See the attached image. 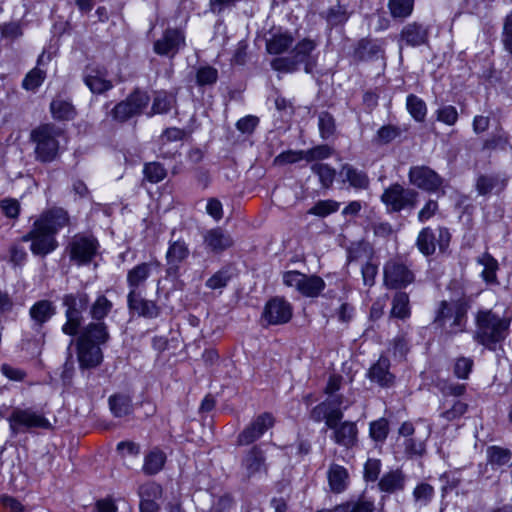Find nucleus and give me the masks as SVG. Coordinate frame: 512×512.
<instances>
[{
  "label": "nucleus",
  "mask_w": 512,
  "mask_h": 512,
  "mask_svg": "<svg viewBox=\"0 0 512 512\" xmlns=\"http://www.w3.org/2000/svg\"><path fill=\"white\" fill-rule=\"evenodd\" d=\"M70 224L68 212L61 207L43 211L34 221L28 233L22 236V242H30L33 255L45 257L58 247L56 235Z\"/></svg>",
  "instance_id": "1"
},
{
  "label": "nucleus",
  "mask_w": 512,
  "mask_h": 512,
  "mask_svg": "<svg viewBox=\"0 0 512 512\" xmlns=\"http://www.w3.org/2000/svg\"><path fill=\"white\" fill-rule=\"evenodd\" d=\"M475 322L474 340L489 350H495L509 334L511 320L491 310L478 311Z\"/></svg>",
  "instance_id": "2"
},
{
  "label": "nucleus",
  "mask_w": 512,
  "mask_h": 512,
  "mask_svg": "<svg viewBox=\"0 0 512 512\" xmlns=\"http://www.w3.org/2000/svg\"><path fill=\"white\" fill-rule=\"evenodd\" d=\"M63 130L52 123L42 124L31 132V140L36 144L35 157L43 163L54 161L59 154L58 138Z\"/></svg>",
  "instance_id": "3"
},
{
  "label": "nucleus",
  "mask_w": 512,
  "mask_h": 512,
  "mask_svg": "<svg viewBox=\"0 0 512 512\" xmlns=\"http://www.w3.org/2000/svg\"><path fill=\"white\" fill-rule=\"evenodd\" d=\"M316 48V42L309 38L300 40L292 49L289 57H276L271 60V68L278 72L291 73L298 70L299 64H304L307 73L312 72L314 62L311 53Z\"/></svg>",
  "instance_id": "4"
},
{
  "label": "nucleus",
  "mask_w": 512,
  "mask_h": 512,
  "mask_svg": "<svg viewBox=\"0 0 512 512\" xmlns=\"http://www.w3.org/2000/svg\"><path fill=\"white\" fill-rule=\"evenodd\" d=\"M149 103V94L144 90L136 88L124 100L113 106L107 113V119L122 125L130 119L140 116Z\"/></svg>",
  "instance_id": "5"
},
{
  "label": "nucleus",
  "mask_w": 512,
  "mask_h": 512,
  "mask_svg": "<svg viewBox=\"0 0 512 512\" xmlns=\"http://www.w3.org/2000/svg\"><path fill=\"white\" fill-rule=\"evenodd\" d=\"M99 246V242L94 235L80 232L71 237L66 252L71 262L83 266L92 262L97 255Z\"/></svg>",
  "instance_id": "6"
},
{
  "label": "nucleus",
  "mask_w": 512,
  "mask_h": 512,
  "mask_svg": "<svg viewBox=\"0 0 512 512\" xmlns=\"http://www.w3.org/2000/svg\"><path fill=\"white\" fill-rule=\"evenodd\" d=\"M381 201L388 212H400L414 209L418 202V192L405 188L399 183L391 184L381 195Z\"/></svg>",
  "instance_id": "7"
},
{
  "label": "nucleus",
  "mask_w": 512,
  "mask_h": 512,
  "mask_svg": "<svg viewBox=\"0 0 512 512\" xmlns=\"http://www.w3.org/2000/svg\"><path fill=\"white\" fill-rule=\"evenodd\" d=\"M283 283L295 288L302 296L317 298L326 288L325 281L318 275H307L296 270L286 271L283 274Z\"/></svg>",
  "instance_id": "8"
},
{
  "label": "nucleus",
  "mask_w": 512,
  "mask_h": 512,
  "mask_svg": "<svg viewBox=\"0 0 512 512\" xmlns=\"http://www.w3.org/2000/svg\"><path fill=\"white\" fill-rule=\"evenodd\" d=\"M450 241L451 233L448 228L438 226L434 230L427 226L420 230L416 239V247L423 255L431 256L436 252L437 247L441 252H444Z\"/></svg>",
  "instance_id": "9"
},
{
  "label": "nucleus",
  "mask_w": 512,
  "mask_h": 512,
  "mask_svg": "<svg viewBox=\"0 0 512 512\" xmlns=\"http://www.w3.org/2000/svg\"><path fill=\"white\" fill-rule=\"evenodd\" d=\"M383 273L384 284L388 289H403L415 281L413 270L401 258L387 261Z\"/></svg>",
  "instance_id": "10"
},
{
  "label": "nucleus",
  "mask_w": 512,
  "mask_h": 512,
  "mask_svg": "<svg viewBox=\"0 0 512 512\" xmlns=\"http://www.w3.org/2000/svg\"><path fill=\"white\" fill-rule=\"evenodd\" d=\"M10 429L14 434L33 428L49 429L51 424L42 413L30 408H14L8 418Z\"/></svg>",
  "instance_id": "11"
},
{
  "label": "nucleus",
  "mask_w": 512,
  "mask_h": 512,
  "mask_svg": "<svg viewBox=\"0 0 512 512\" xmlns=\"http://www.w3.org/2000/svg\"><path fill=\"white\" fill-rule=\"evenodd\" d=\"M434 322L438 326L445 328L447 334H457L464 330L466 312L458 304H449L446 301H442Z\"/></svg>",
  "instance_id": "12"
},
{
  "label": "nucleus",
  "mask_w": 512,
  "mask_h": 512,
  "mask_svg": "<svg viewBox=\"0 0 512 512\" xmlns=\"http://www.w3.org/2000/svg\"><path fill=\"white\" fill-rule=\"evenodd\" d=\"M293 316V306L284 297L275 296L269 299L262 311L263 326H276L288 323Z\"/></svg>",
  "instance_id": "13"
},
{
  "label": "nucleus",
  "mask_w": 512,
  "mask_h": 512,
  "mask_svg": "<svg viewBox=\"0 0 512 512\" xmlns=\"http://www.w3.org/2000/svg\"><path fill=\"white\" fill-rule=\"evenodd\" d=\"M275 417L270 412H264L253 418V420L239 433L237 444L240 446L250 445L260 439L266 431L275 425Z\"/></svg>",
  "instance_id": "14"
},
{
  "label": "nucleus",
  "mask_w": 512,
  "mask_h": 512,
  "mask_svg": "<svg viewBox=\"0 0 512 512\" xmlns=\"http://www.w3.org/2000/svg\"><path fill=\"white\" fill-rule=\"evenodd\" d=\"M174 235L175 233L173 232L168 243V249L166 252V271L168 275L177 276L181 266L186 263L190 256V249L188 243L184 239H174Z\"/></svg>",
  "instance_id": "15"
},
{
  "label": "nucleus",
  "mask_w": 512,
  "mask_h": 512,
  "mask_svg": "<svg viewBox=\"0 0 512 512\" xmlns=\"http://www.w3.org/2000/svg\"><path fill=\"white\" fill-rule=\"evenodd\" d=\"M408 176L411 184L427 192H437L443 184V179L427 166L411 167Z\"/></svg>",
  "instance_id": "16"
},
{
  "label": "nucleus",
  "mask_w": 512,
  "mask_h": 512,
  "mask_svg": "<svg viewBox=\"0 0 512 512\" xmlns=\"http://www.w3.org/2000/svg\"><path fill=\"white\" fill-rule=\"evenodd\" d=\"M185 34L177 28H168L162 37L154 42V52L161 56L174 57L185 46Z\"/></svg>",
  "instance_id": "17"
},
{
  "label": "nucleus",
  "mask_w": 512,
  "mask_h": 512,
  "mask_svg": "<svg viewBox=\"0 0 512 512\" xmlns=\"http://www.w3.org/2000/svg\"><path fill=\"white\" fill-rule=\"evenodd\" d=\"M127 307L131 313L147 319L157 318L161 314V308L157 302L144 298L140 292H128Z\"/></svg>",
  "instance_id": "18"
},
{
  "label": "nucleus",
  "mask_w": 512,
  "mask_h": 512,
  "mask_svg": "<svg viewBox=\"0 0 512 512\" xmlns=\"http://www.w3.org/2000/svg\"><path fill=\"white\" fill-rule=\"evenodd\" d=\"M76 352L80 369L96 368L103 361V352L100 345L76 339Z\"/></svg>",
  "instance_id": "19"
},
{
  "label": "nucleus",
  "mask_w": 512,
  "mask_h": 512,
  "mask_svg": "<svg viewBox=\"0 0 512 512\" xmlns=\"http://www.w3.org/2000/svg\"><path fill=\"white\" fill-rule=\"evenodd\" d=\"M310 419L316 423L325 422L327 428H334L336 422H340L344 418L341 408L335 407L328 399L314 406L310 413Z\"/></svg>",
  "instance_id": "20"
},
{
  "label": "nucleus",
  "mask_w": 512,
  "mask_h": 512,
  "mask_svg": "<svg viewBox=\"0 0 512 512\" xmlns=\"http://www.w3.org/2000/svg\"><path fill=\"white\" fill-rule=\"evenodd\" d=\"M83 80L93 94L101 95L113 88L112 81L107 79V71L98 66H87Z\"/></svg>",
  "instance_id": "21"
},
{
  "label": "nucleus",
  "mask_w": 512,
  "mask_h": 512,
  "mask_svg": "<svg viewBox=\"0 0 512 512\" xmlns=\"http://www.w3.org/2000/svg\"><path fill=\"white\" fill-rule=\"evenodd\" d=\"M332 430V440L339 446L347 449L353 448L358 443V427L353 421H340L335 423Z\"/></svg>",
  "instance_id": "22"
},
{
  "label": "nucleus",
  "mask_w": 512,
  "mask_h": 512,
  "mask_svg": "<svg viewBox=\"0 0 512 512\" xmlns=\"http://www.w3.org/2000/svg\"><path fill=\"white\" fill-rule=\"evenodd\" d=\"M160 267L158 260L142 262L132 267L127 272L126 282L129 291L140 292L139 288L144 286L154 269Z\"/></svg>",
  "instance_id": "23"
},
{
  "label": "nucleus",
  "mask_w": 512,
  "mask_h": 512,
  "mask_svg": "<svg viewBox=\"0 0 512 512\" xmlns=\"http://www.w3.org/2000/svg\"><path fill=\"white\" fill-rule=\"evenodd\" d=\"M109 327L104 321H91L81 328L77 340L87 343L105 345L110 340Z\"/></svg>",
  "instance_id": "24"
},
{
  "label": "nucleus",
  "mask_w": 512,
  "mask_h": 512,
  "mask_svg": "<svg viewBox=\"0 0 512 512\" xmlns=\"http://www.w3.org/2000/svg\"><path fill=\"white\" fill-rule=\"evenodd\" d=\"M203 242L206 249L216 254L229 249L234 243L231 235L220 227L207 230Z\"/></svg>",
  "instance_id": "25"
},
{
  "label": "nucleus",
  "mask_w": 512,
  "mask_h": 512,
  "mask_svg": "<svg viewBox=\"0 0 512 512\" xmlns=\"http://www.w3.org/2000/svg\"><path fill=\"white\" fill-rule=\"evenodd\" d=\"M390 366L391 363L388 357L380 356L377 362L374 363L368 371L369 379L384 388L393 386L395 383V375L390 372Z\"/></svg>",
  "instance_id": "26"
},
{
  "label": "nucleus",
  "mask_w": 512,
  "mask_h": 512,
  "mask_svg": "<svg viewBox=\"0 0 512 512\" xmlns=\"http://www.w3.org/2000/svg\"><path fill=\"white\" fill-rule=\"evenodd\" d=\"M406 483V474L402 469L396 468L382 475L378 481V488L381 492L395 494L404 491Z\"/></svg>",
  "instance_id": "27"
},
{
  "label": "nucleus",
  "mask_w": 512,
  "mask_h": 512,
  "mask_svg": "<svg viewBox=\"0 0 512 512\" xmlns=\"http://www.w3.org/2000/svg\"><path fill=\"white\" fill-rule=\"evenodd\" d=\"M429 31L428 28L419 22H411L406 24L400 33V39L406 45L417 47L424 45L428 42Z\"/></svg>",
  "instance_id": "28"
},
{
  "label": "nucleus",
  "mask_w": 512,
  "mask_h": 512,
  "mask_svg": "<svg viewBox=\"0 0 512 512\" xmlns=\"http://www.w3.org/2000/svg\"><path fill=\"white\" fill-rule=\"evenodd\" d=\"M340 175L343 178V182H348L349 186L355 190H366L369 188L370 179L367 173L351 164L346 163L342 165Z\"/></svg>",
  "instance_id": "29"
},
{
  "label": "nucleus",
  "mask_w": 512,
  "mask_h": 512,
  "mask_svg": "<svg viewBox=\"0 0 512 512\" xmlns=\"http://www.w3.org/2000/svg\"><path fill=\"white\" fill-rule=\"evenodd\" d=\"M264 451L258 445L252 446L242 459V466L245 468L247 475L252 476L264 470L267 471L265 463Z\"/></svg>",
  "instance_id": "30"
},
{
  "label": "nucleus",
  "mask_w": 512,
  "mask_h": 512,
  "mask_svg": "<svg viewBox=\"0 0 512 512\" xmlns=\"http://www.w3.org/2000/svg\"><path fill=\"white\" fill-rule=\"evenodd\" d=\"M327 478L331 491L336 494L344 492L349 485L348 470L336 463L330 465Z\"/></svg>",
  "instance_id": "31"
},
{
  "label": "nucleus",
  "mask_w": 512,
  "mask_h": 512,
  "mask_svg": "<svg viewBox=\"0 0 512 512\" xmlns=\"http://www.w3.org/2000/svg\"><path fill=\"white\" fill-rule=\"evenodd\" d=\"M294 37L289 31L277 32L266 41V51L271 55H281L293 46Z\"/></svg>",
  "instance_id": "32"
},
{
  "label": "nucleus",
  "mask_w": 512,
  "mask_h": 512,
  "mask_svg": "<svg viewBox=\"0 0 512 512\" xmlns=\"http://www.w3.org/2000/svg\"><path fill=\"white\" fill-rule=\"evenodd\" d=\"M56 313V307L50 300H39L29 309V315L34 323L42 327Z\"/></svg>",
  "instance_id": "33"
},
{
  "label": "nucleus",
  "mask_w": 512,
  "mask_h": 512,
  "mask_svg": "<svg viewBox=\"0 0 512 512\" xmlns=\"http://www.w3.org/2000/svg\"><path fill=\"white\" fill-rule=\"evenodd\" d=\"M166 454L158 447L152 448L145 454L142 471L146 475H156L163 468L166 463Z\"/></svg>",
  "instance_id": "34"
},
{
  "label": "nucleus",
  "mask_w": 512,
  "mask_h": 512,
  "mask_svg": "<svg viewBox=\"0 0 512 512\" xmlns=\"http://www.w3.org/2000/svg\"><path fill=\"white\" fill-rule=\"evenodd\" d=\"M50 112L54 119L60 121H69L76 116L75 107L72 103L62 98L61 96L55 97L50 104Z\"/></svg>",
  "instance_id": "35"
},
{
  "label": "nucleus",
  "mask_w": 512,
  "mask_h": 512,
  "mask_svg": "<svg viewBox=\"0 0 512 512\" xmlns=\"http://www.w3.org/2000/svg\"><path fill=\"white\" fill-rule=\"evenodd\" d=\"M390 316L401 320L408 319L411 316V307L409 295L406 292H396L392 299Z\"/></svg>",
  "instance_id": "36"
},
{
  "label": "nucleus",
  "mask_w": 512,
  "mask_h": 512,
  "mask_svg": "<svg viewBox=\"0 0 512 512\" xmlns=\"http://www.w3.org/2000/svg\"><path fill=\"white\" fill-rule=\"evenodd\" d=\"M114 304L104 294H98L93 303L89 306V315L92 320L104 321L113 311Z\"/></svg>",
  "instance_id": "37"
},
{
  "label": "nucleus",
  "mask_w": 512,
  "mask_h": 512,
  "mask_svg": "<svg viewBox=\"0 0 512 512\" xmlns=\"http://www.w3.org/2000/svg\"><path fill=\"white\" fill-rule=\"evenodd\" d=\"M89 304V296L85 292H77L66 294L63 297V305L65 312H71L82 315V312L87 309Z\"/></svg>",
  "instance_id": "38"
},
{
  "label": "nucleus",
  "mask_w": 512,
  "mask_h": 512,
  "mask_svg": "<svg viewBox=\"0 0 512 512\" xmlns=\"http://www.w3.org/2000/svg\"><path fill=\"white\" fill-rule=\"evenodd\" d=\"M415 0H388V10L395 20L404 21L414 11Z\"/></svg>",
  "instance_id": "39"
},
{
  "label": "nucleus",
  "mask_w": 512,
  "mask_h": 512,
  "mask_svg": "<svg viewBox=\"0 0 512 512\" xmlns=\"http://www.w3.org/2000/svg\"><path fill=\"white\" fill-rule=\"evenodd\" d=\"M477 262L481 264L484 269L481 273L483 280L487 284H498L497 271L499 270L498 261L490 254L484 253L478 258Z\"/></svg>",
  "instance_id": "40"
},
{
  "label": "nucleus",
  "mask_w": 512,
  "mask_h": 512,
  "mask_svg": "<svg viewBox=\"0 0 512 512\" xmlns=\"http://www.w3.org/2000/svg\"><path fill=\"white\" fill-rule=\"evenodd\" d=\"M176 104V98L174 95L166 92V91H157L155 93L151 112L148 114L149 116H153L155 114H164L169 112Z\"/></svg>",
  "instance_id": "41"
},
{
  "label": "nucleus",
  "mask_w": 512,
  "mask_h": 512,
  "mask_svg": "<svg viewBox=\"0 0 512 512\" xmlns=\"http://www.w3.org/2000/svg\"><path fill=\"white\" fill-rule=\"evenodd\" d=\"M374 500L361 496L356 501H348L334 508V512H374Z\"/></svg>",
  "instance_id": "42"
},
{
  "label": "nucleus",
  "mask_w": 512,
  "mask_h": 512,
  "mask_svg": "<svg viewBox=\"0 0 512 512\" xmlns=\"http://www.w3.org/2000/svg\"><path fill=\"white\" fill-rule=\"evenodd\" d=\"M109 406L115 417H124L132 412V401L127 395L115 394L110 396Z\"/></svg>",
  "instance_id": "43"
},
{
  "label": "nucleus",
  "mask_w": 512,
  "mask_h": 512,
  "mask_svg": "<svg viewBox=\"0 0 512 512\" xmlns=\"http://www.w3.org/2000/svg\"><path fill=\"white\" fill-rule=\"evenodd\" d=\"M406 108L415 121H425L427 105L420 97L415 94H409L406 99Z\"/></svg>",
  "instance_id": "44"
},
{
  "label": "nucleus",
  "mask_w": 512,
  "mask_h": 512,
  "mask_svg": "<svg viewBox=\"0 0 512 512\" xmlns=\"http://www.w3.org/2000/svg\"><path fill=\"white\" fill-rule=\"evenodd\" d=\"M512 459V452L500 446H490L487 448V461L491 466L501 467L507 465Z\"/></svg>",
  "instance_id": "45"
},
{
  "label": "nucleus",
  "mask_w": 512,
  "mask_h": 512,
  "mask_svg": "<svg viewBox=\"0 0 512 512\" xmlns=\"http://www.w3.org/2000/svg\"><path fill=\"white\" fill-rule=\"evenodd\" d=\"M311 170L318 176L323 188L329 189L332 187L336 176V170L332 166L326 163H315L311 166Z\"/></svg>",
  "instance_id": "46"
},
{
  "label": "nucleus",
  "mask_w": 512,
  "mask_h": 512,
  "mask_svg": "<svg viewBox=\"0 0 512 512\" xmlns=\"http://www.w3.org/2000/svg\"><path fill=\"white\" fill-rule=\"evenodd\" d=\"M402 134V130L399 126L393 124H387L380 127L373 138V142L376 145H387L399 138Z\"/></svg>",
  "instance_id": "47"
},
{
  "label": "nucleus",
  "mask_w": 512,
  "mask_h": 512,
  "mask_svg": "<svg viewBox=\"0 0 512 512\" xmlns=\"http://www.w3.org/2000/svg\"><path fill=\"white\" fill-rule=\"evenodd\" d=\"M379 52V46L368 39H361L354 51L353 59L355 62L365 61Z\"/></svg>",
  "instance_id": "48"
},
{
  "label": "nucleus",
  "mask_w": 512,
  "mask_h": 512,
  "mask_svg": "<svg viewBox=\"0 0 512 512\" xmlns=\"http://www.w3.org/2000/svg\"><path fill=\"white\" fill-rule=\"evenodd\" d=\"M508 149H512V145L510 143V137L508 133L505 131H500L496 134H493L491 137L486 139L483 143V150L488 151H507Z\"/></svg>",
  "instance_id": "49"
},
{
  "label": "nucleus",
  "mask_w": 512,
  "mask_h": 512,
  "mask_svg": "<svg viewBox=\"0 0 512 512\" xmlns=\"http://www.w3.org/2000/svg\"><path fill=\"white\" fill-rule=\"evenodd\" d=\"M340 208V203L333 199L318 200L309 210L308 214L321 218L336 213Z\"/></svg>",
  "instance_id": "50"
},
{
  "label": "nucleus",
  "mask_w": 512,
  "mask_h": 512,
  "mask_svg": "<svg viewBox=\"0 0 512 512\" xmlns=\"http://www.w3.org/2000/svg\"><path fill=\"white\" fill-rule=\"evenodd\" d=\"M413 498L420 506H427L434 498L435 489L432 485L426 482H421L416 485L413 490Z\"/></svg>",
  "instance_id": "51"
},
{
  "label": "nucleus",
  "mask_w": 512,
  "mask_h": 512,
  "mask_svg": "<svg viewBox=\"0 0 512 512\" xmlns=\"http://www.w3.org/2000/svg\"><path fill=\"white\" fill-rule=\"evenodd\" d=\"M46 72L38 67L29 71L22 81V87L27 91H36L44 82Z\"/></svg>",
  "instance_id": "52"
},
{
  "label": "nucleus",
  "mask_w": 512,
  "mask_h": 512,
  "mask_svg": "<svg viewBox=\"0 0 512 512\" xmlns=\"http://www.w3.org/2000/svg\"><path fill=\"white\" fill-rule=\"evenodd\" d=\"M217 80L218 71L212 66H201L196 71V84L199 87L212 86L217 82Z\"/></svg>",
  "instance_id": "53"
},
{
  "label": "nucleus",
  "mask_w": 512,
  "mask_h": 512,
  "mask_svg": "<svg viewBox=\"0 0 512 512\" xmlns=\"http://www.w3.org/2000/svg\"><path fill=\"white\" fill-rule=\"evenodd\" d=\"M436 120L447 125L454 126L459 120V113L453 105H442L435 111Z\"/></svg>",
  "instance_id": "54"
},
{
  "label": "nucleus",
  "mask_w": 512,
  "mask_h": 512,
  "mask_svg": "<svg viewBox=\"0 0 512 512\" xmlns=\"http://www.w3.org/2000/svg\"><path fill=\"white\" fill-rule=\"evenodd\" d=\"M318 128L322 139L327 140L335 134L336 123L332 114L322 112L318 119Z\"/></svg>",
  "instance_id": "55"
},
{
  "label": "nucleus",
  "mask_w": 512,
  "mask_h": 512,
  "mask_svg": "<svg viewBox=\"0 0 512 512\" xmlns=\"http://www.w3.org/2000/svg\"><path fill=\"white\" fill-rule=\"evenodd\" d=\"M144 177L151 183H158L165 179L167 171L159 162H149L144 165Z\"/></svg>",
  "instance_id": "56"
},
{
  "label": "nucleus",
  "mask_w": 512,
  "mask_h": 512,
  "mask_svg": "<svg viewBox=\"0 0 512 512\" xmlns=\"http://www.w3.org/2000/svg\"><path fill=\"white\" fill-rule=\"evenodd\" d=\"M66 322L62 326V332L68 336H79L82 328V315L65 312Z\"/></svg>",
  "instance_id": "57"
},
{
  "label": "nucleus",
  "mask_w": 512,
  "mask_h": 512,
  "mask_svg": "<svg viewBox=\"0 0 512 512\" xmlns=\"http://www.w3.org/2000/svg\"><path fill=\"white\" fill-rule=\"evenodd\" d=\"M162 486L155 482L149 481L139 486L138 495L140 499L158 500L162 497Z\"/></svg>",
  "instance_id": "58"
},
{
  "label": "nucleus",
  "mask_w": 512,
  "mask_h": 512,
  "mask_svg": "<svg viewBox=\"0 0 512 512\" xmlns=\"http://www.w3.org/2000/svg\"><path fill=\"white\" fill-rule=\"evenodd\" d=\"M370 436L377 442H383L389 433V423L385 418H380L370 424Z\"/></svg>",
  "instance_id": "59"
},
{
  "label": "nucleus",
  "mask_w": 512,
  "mask_h": 512,
  "mask_svg": "<svg viewBox=\"0 0 512 512\" xmlns=\"http://www.w3.org/2000/svg\"><path fill=\"white\" fill-rule=\"evenodd\" d=\"M333 149L328 145H318L311 149L304 150V160L307 162H313L318 160H324L332 156Z\"/></svg>",
  "instance_id": "60"
},
{
  "label": "nucleus",
  "mask_w": 512,
  "mask_h": 512,
  "mask_svg": "<svg viewBox=\"0 0 512 512\" xmlns=\"http://www.w3.org/2000/svg\"><path fill=\"white\" fill-rule=\"evenodd\" d=\"M501 42L504 50L512 58V11L508 13L503 20Z\"/></svg>",
  "instance_id": "61"
},
{
  "label": "nucleus",
  "mask_w": 512,
  "mask_h": 512,
  "mask_svg": "<svg viewBox=\"0 0 512 512\" xmlns=\"http://www.w3.org/2000/svg\"><path fill=\"white\" fill-rule=\"evenodd\" d=\"M301 160H304V150H287L277 155L273 160V164L282 166L297 163Z\"/></svg>",
  "instance_id": "62"
},
{
  "label": "nucleus",
  "mask_w": 512,
  "mask_h": 512,
  "mask_svg": "<svg viewBox=\"0 0 512 512\" xmlns=\"http://www.w3.org/2000/svg\"><path fill=\"white\" fill-rule=\"evenodd\" d=\"M474 362L468 357H459L454 364V375L459 379H467L472 371Z\"/></svg>",
  "instance_id": "63"
},
{
  "label": "nucleus",
  "mask_w": 512,
  "mask_h": 512,
  "mask_svg": "<svg viewBox=\"0 0 512 512\" xmlns=\"http://www.w3.org/2000/svg\"><path fill=\"white\" fill-rule=\"evenodd\" d=\"M0 505L3 512H24V505L15 497L4 494L0 496Z\"/></svg>",
  "instance_id": "64"
}]
</instances>
